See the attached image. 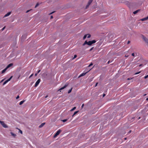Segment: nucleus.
<instances>
[{
    "label": "nucleus",
    "instance_id": "42",
    "mask_svg": "<svg viewBox=\"0 0 148 148\" xmlns=\"http://www.w3.org/2000/svg\"><path fill=\"white\" fill-rule=\"evenodd\" d=\"M97 84H98V83H96V84L95 85V87L96 86H97Z\"/></svg>",
    "mask_w": 148,
    "mask_h": 148
},
{
    "label": "nucleus",
    "instance_id": "11",
    "mask_svg": "<svg viewBox=\"0 0 148 148\" xmlns=\"http://www.w3.org/2000/svg\"><path fill=\"white\" fill-rule=\"evenodd\" d=\"M13 64H8L6 67V69H8V68L11 66Z\"/></svg>",
    "mask_w": 148,
    "mask_h": 148
},
{
    "label": "nucleus",
    "instance_id": "29",
    "mask_svg": "<svg viewBox=\"0 0 148 148\" xmlns=\"http://www.w3.org/2000/svg\"><path fill=\"white\" fill-rule=\"evenodd\" d=\"M77 56L76 55H75L74 56V58H73V59H74V58H76Z\"/></svg>",
    "mask_w": 148,
    "mask_h": 148
},
{
    "label": "nucleus",
    "instance_id": "48",
    "mask_svg": "<svg viewBox=\"0 0 148 148\" xmlns=\"http://www.w3.org/2000/svg\"><path fill=\"white\" fill-rule=\"evenodd\" d=\"M74 115H74V114H73V115H72V116H73H73Z\"/></svg>",
    "mask_w": 148,
    "mask_h": 148
},
{
    "label": "nucleus",
    "instance_id": "10",
    "mask_svg": "<svg viewBox=\"0 0 148 148\" xmlns=\"http://www.w3.org/2000/svg\"><path fill=\"white\" fill-rule=\"evenodd\" d=\"M88 72H86V73H82V74H81L80 75V76H79V77H82V76H83L84 75L86 74V73Z\"/></svg>",
    "mask_w": 148,
    "mask_h": 148
},
{
    "label": "nucleus",
    "instance_id": "41",
    "mask_svg": "<svg viewBox=\"0 0 148 148\" xmlns=\"http://www.w3.org/2000/svg\"><path fill=\"white\" fill-rule=\"evenodd\" d=\"M40 70H39L38 71L37 73H38L40 72Z\"/></svg>",
    "mask_w": 148,
    "mask_h": 148
},
{
    "label": "nucleus",
    "instance_id": "18",
    "mask_svg": "<svg viewBox=\"0 0 148 148\" xmlns=\"http://www.w3.org/2000/svg\"><path fill=\"white\" fill-rule=\"evenodd\" d=\"M45 124V123H42L40 126H39V127H42L44 125V124Z\"/></svg>",
    "mask_w": 148,
    "mask_h": 148
},
{
    "label": "nucleus",
    "instance_id": "8",
    "mask_svg": "<svg viewBox=\"0 0 148 148\" xmlns=\"http://www.w3.org/2000/svg\"><path fill=\"white\" fill-rule=\"evenodd\" d=\"M148 19V16H147V17H145V18H143L141 19L140 20L143 21L147 20Z\"/></svg>",
    "mask_w": 148,
    "mask_h": 148
},
{
    "label": "nucleus",
    "instance_id": "13",
    "mask_svg": "<svg viewBox=\"0 0 148 148\" xmlns=\"http://www.w3.org/2000/svg\"><path fill=\"white\" fill-rule=\"evenodd\" d=\"M7 69H6V68L5 69H3L2 71V72H1V73H4L6 71V70H7Z\"/></svg>",
    "mask_w": 148,
    "mask_h": 148
},
{
    "label": "nucleus",
    "instance_id": "46",
    "mask_svg": "<svg viewBox=\"0 0 148 148\" xmlns=\"http://www.w3.org/2000/svg\"><path fill=\"white\" fill-rule=\"evenodd\" d=\"M146 100H147L148 101V98H147L146 99Z\"/></svg>",
    "mask_w": 148,
    "mask_h": 148
},
{
    "label": "nucleus",
    "instance_id": "44",
    "mask_svg": "<svg viewBox=\"0 0 148 148\" xmlns=\"http://www.w3.org/2000/svg\"><path fill=\"white\" fill-rule=\"evenodd\" d=\"M53 18V16H51V19H52V18Z\"/></svg>",
    "mask_w": 148,
    "mask_h": 148
},
{
    "label": "nucleus",
    "instance_id": "24",
    "mask_svg": "<svg viewBox=\"0 0 148 148\" xmlns=\"http://www.w3.org/2000/svg\"><path fill=\"white\" fill-rule=\"evenodd\" d=\"M79 112L78 111H75V112L74 113H73V114H74V115H75L76 114H77L78 112Z\"/></svg>",
    "mask_w": 148,
    "mask_h": 148
},
{
    "label": "nucleus",
    "instance_id": "3",
    "mask_svg": "<svg viewBox=\"0 0 148 148\" xmlns=\"http://www.w3.org/2000/svg\"><path fill=\"white\" fill-rule=\"evenodd\" d=\"M0 123L3 127L7 128L8 127L7 125L4 123L3 121H0Z\"/></svg>",
    "mask_w": 148,
    "mask_h": 148
},
{
    "label": "nucleus",
    "instance_id": "19",
    "mask_svg": "<svg viewBox=\"0 0 148 148\" xmlns=\"http://www.w3.org/2000/svg\"><path fill=\"white\" fill-rule=\"evenodd\" d=\"M76 108V107H74L72 109H71V111H72L74 110H75Z\"/></svg>",
    "mask_w": 148,
    "mask_h": 148
},
{
    "label": "nucleus",
    "instance_id": "25",
    "mask_svg": "<svg viewBox=\"0 0 148 148\" xmlns=\"http://www.w3.org/2000/svg\"><path fill=\"white\" fill-rule=\"evenodd\" d=\"M87 35L86 34V35H85L84 36V37H83V39H84L86 38L87 37Z\"/></svg>",
    "mask_w": 148,
    "mask_h": 148
},
{
    "label": "nucleus",
    "instance_id": "52",
    "mask_svg": "<svg viewBox=\"0 0 148 148\" xmlns=\"http://www.w3.org/2000/svg\"><path fill=\"white\" fill-rule=\"evenodd\" d=\"M146 95V94H145V95H144V96H145V95Z\"/></svg>",
    "mask_w": 148,
    "mask_h": 148
},
{
    "label": "nucleus",
    "instance_id": "30",
    "mask_svg": "<svg viewBox=\"0 0 148 148\" xmlns=\"http://www.w3.org/2000/svg\"><path fill=\"white\" fill-rule=\"evenodd\" d=\"M33 75V74H32V75H31L29 77V78H30Z\"/></svg>",
    "mask_w": 148,
    "mask_h": 148
},
{
    "label": "nucleus",
    "instance_id": "32",
    "mask_svg": "<svg viewBox=\"0 0 148 148\" xmlns=\"http://www.w3.org/2000/svg\"><path fill=\"white\" fill-rule=\"evenodd\" d=\"M19 98V97L18 95L17 97H16V99H18Z\"/></svg>",
    "mask_w": 148,
    "mask_h": 148
},
{
    "label": "nucleus",
    "instance_id": "12",
    "mask_svg": "<svg viewBox=\"0 0 148 148\" xmlns=\"http://www.w3.org/2000/svg\"><path fill=\"white\" fill-rule=\"evenodd\" d=\"M10 134H11V135L14 137H15L16 136V134H14L12 132H11Z\"/></svg>",
    "mask_w": 148,
    "mask_h": 148
},
{
    "label": "nucleus",
    "instance_id": "35",
    "mask_svg": "<svg viewBox=\"0 0 148 148\" xmlns=\"http://www.w3.org/2000/svg\"><path fill=\"white\" fill-rule=\"evenodd\" d=\"M84 106V104H82V107H81L82 108Z\"/></svg>",
    "mask_w": 148,
    "mask_h": 148
},
{
    "label": "nucleus",
    "instance_id": "17",
    "mask_svg": "<svg viewBox=\"0 0 148 148\" xmlns=\"http://www.w3.org/2000/svg\"><path fill=\"white\" fill-rule=\"evenodd\" d=\"M9 82V81L8 80H6L3 83V85H5V84H6L7 83H8V82Z\"/></svg>",
    "mask_w": 148,
    "mask_h": 148
},
{
    "label": "nucleus",
    "instance_id": "22",
    "mask_svg": "<svg viewBox=\"0 0 148 148\" xmlns=\"http://www.w3.org/2000/svg\"><path fill=\"white\" fill-rule=\"evenodd\" d=\"M12 77V76H11L9 79H7L9 82L10 80L11 79Z\"/></svg>",
    "mask_w": 148,
    "mask_h": 148
},
{
    "label": "nucleus",
    "instance_id": "51",
    "mask_svg": "<svg viewBox=\"0 0 148 148\" xmlns=\"http://www.w3.org/2000/svg\"><path fill=\"white\" fill-rule=\"evenodd\" d=\"M141 65H142L141 64H140V65H139V66H141Z\"/></svg>",
    "mask_w": 148,
    "mask_h": 148
},
{
    "label": "nucleus",
    "instance_id": "7",
    "mask_svg": "<svg viewBox=\"0 0 148 148\" xmlns=\"http://www.w3.org/2000/svg\"><path fill=\"white\" fill-rule=\"evenodd\" d=\"M68 85V84H65V85L63 87L60 88L59 90H58L60 91H61V90H62L64 89V88H65L66 86H67Z\"/></svg>",
    "mask_w": 148,
    "mask_h": 148
},
{
    "label": "nucleus",
    "instance_id": "16",
    "mask_svg": "<svg viewBox=\"0 0 148 148\" xmlns=\"http://www.w3.org/2000/svg\"><path fill=\"white\" fill-rule=\"evenodd\" d=\"M25 101V100H23L22 101H21L19 103V105H21Z\"/></svg>",
    "mask_w": 148,
    "mask_h": 148
},
{
    "label": "nucleus",
    "instance_id": "38",
    "mask_svg": "<svg viewBox=\"0 0 148 148\" xmlns=\"http://www.w3.org/2000/svg\"><path fill=\"white\" fill-rule=\"evenodd\" d=\"M105 94H103V97H104L105 96Z\"/></svg>",
    "mask_w": 148,
    "mask_h": 148
},
{
    "label": "nucleus",
    "instance_id": "31",
    "mask_svg": "<svg viewBox=\"0 0 148 148\" xmlns=\"http://www.w3.org/2000/svg\"><path fill=\"white\" fill-rule=\"evenodd\" d=\"M92 64L91 63L90 65H89L88 67H90V66H92Z\"/></svg>",
    "mask_w": 148,
    "mask_h": 148
},
{
    "label": "nucleus",
    "instance_id": "40",
    "mask_svg": "<svg viewBox=\"0 0 148 148\" xmlns=\"http://www.w3.org/2000/svg\"><path fill=\"white\" fill-rule=\"evenodd\" d=\"M30 11V10H27L26 12V13H28L29 11Z\"/></svg>",
    "mask_w": 148,
    "mask_h": 148
},
{
    "label": "nucleus",
    "instance_id": "26",
    "mask_svg": "<svg viewBox=\"0 0 148 148\" xmlns=\"http://www.w3.org/2000/svg\"><path fill=\"white\" fill-rule=\"evenodd\" d=\"M67 121V119H64L62 120L63 122H65Z\"/></svg>",
    "mask_w": 148,
    "mask_h": 148
},
{
    "label": "nucleus",
    "instance_id": "23",
    "mask_svg": "<svg viewBox=\"0 0 148 148\" xmlns=\"http://www.w3.org/2000/svg\"><path fill=\"white\" fill-rule=\"evenodd\" d=\"M17 129L19 130V132H20V133L21 134H22L23 133L22 131L21 130H20L19 129H18V128H17Z\"/></svg>",
    "mask_w": 148,
    "mask_h": 148
},
{
    "label": "nucleus",
    "instance_id": "4",
    "mask_svg": "<svg viewBox=\"0 0 148 148\" xmlns=\"http://www.w3.org/2000/svg\"><path fill=\"white\" fill-rule=\"evenodd\" d=\"M61 132V130H58L57 131L56 133L55 134L54 136V138L56 137Z\"/></svg>",
    "mask_w": 148,
    "mask_h": 148
},
{
    "label": "nucleus",
    "instance_id": "20",
    "mask_svg": "<svg viewBox=\"0 0 148 148\" xmlns=\"http://www.w3.org/2000/svg\"><path fill=\"white\" fill-rule=\"evenodd\" d=\"M87 35V37L88 38H90V37L91 35L90 34H86Z\"/></svg>",
    "mask_w": 148,
    "mask_h": 148
},
{
    "label": "nucleus",
    "instance_id": "28",
    "mask_svg": "<svg viewBox=\"0 0 148 148\" xmlns=\"http://www.w3.org/2000/svg\"><path fill=\"white\" fill-rule=\"evenodd\" d=\"M148 77V75L146 76H145V77H144V78L145 79H146Z\"/></svg>",
    "mask_w": 148,
    "mask_h": 148
},
{
    "label": "nucleus",
    "instance_id": "15",
    "mask_svg": "<svg viewBox=\"0 0 148 148\" xmlns=\"http://www.w3.org/2000/svg\"><path fill=\"white\" fill-rule=\"evenodd\" d=\"M139 11H140L139 10H137L136 11H135L134 12H133V14H136Z\"/></svg>",
    "mask_w": 148,
    "mask_h": 148
},
{
    "label": "nucleus",
    "instance_id": "9",
    "mask_svg": "<svg viewBox=\"0 0 148 148\" xmlns=\"http://www.w3.org/2000/svg\"><path fill=\"white\" fill-rule=\"evenodd\" d=\"M11 13V12H8L4 16V17H6L10 15Z\"/></svg>",
    "mask_w": 148,
    "mask_h": 148
},
{
    "label": "nucleus",
    "instance_id": "21",
    "mask_svg": "<svg viewBox=\"0 0 148 148\" xmlns=\"http://www.w3.org/2000/svg\"><path fill=\"white\" fill-rule=\"evenodd\" d=\"M72 88H71L70 90H69L68 92V93H70L71 92L72 90Z\"/></svg>",
    "mask_w": 148,
    "mask_h": 148
},
{
    "label": "nucleus",
    "instance_id": "53",
    "mask_svg": "<svg viewBox=\"0 0 148 148\" xmlns=\"http://www.w3.org/2000/svg\"><path fill=\"white\" fill-rule=\"evenodd\" d=\"M129 41H128V43H129Z\"/></svg>",
    "mask_w": 148,
    "mask_h": 148
},
{
    "label": "nucleus",
    "instance_id": "5",
    "mask_svg": "<svg viewBox=\"0 0 148 148\" xmlns=\"http://www.w3.org/2000/svg\"><path fill=\"white\" fill-rule=\"evenodd\" d=\"M40 79H38L35 83V87L37 86L40 82Z\"/></svg>",
    "mask_w": 148,
    "mask_h": 148
},
{
    "label": "nucleus",
    "instance_id": "34",
    "mask_svg": "<svg viewBox=\"0 0 148 148\" xmlns=\"http://www.w3.org/2000/svg\"><path fill=\"white\" fill-rule=\"evenodd\" d=\"M132 79V78H127V79L128 80H130L131 79Z\"/></svg>",
    "mask_w": 148,
    "mask_h": 148
},
{
    "label": "nucleus",
    "instance_id": "39",
    "mask_svg": "<svg viewBox=\"0 0 148 148\" xmlns=\"http://www.w3.org/2000/svg\"><path fill=\"white\" fill-rule=\"evenodd\" d=\"M38 4H37L36 5V6H35V8H36L38 5Z\"/></svg>",
    "mask_w": 148,
    "mask_h": 148
},
{
    "label": "nucleus",
    "instance_id": "50",
    "mask_svg": "<svg viewBox=\"0 0 148 148\" xmlns=\"http://www.w3.org/2000/svg\"><path fill=\"white\" fill-rule=\"evenodd\" d=\"M35 76H36V75H37V74H35Z\"/></svg>",
    "mask_w": 148,
    "mask_h": 148
},
{
    "label": "nucleus",
    "instance_id": "47",
    "mask_svg": "<svg viewBox=\"0 0 148 148\" xmlns=\"http://www.w3.org/2000/svg\"><path fill=\"white\" fill-rule=\"evenodd\" d=\"M109 63H110V61H108V64H109Z\"/></svg>",
    "mask_w": 148,
    "mask_h": 148
},
{
    "label": "nucleus",
    "instance_id": "27",
    "mask_svg": "<svg viewBox=\"0 0 148 148\" xmlns=\"http://www.w3.org/2000/svg\"><path fill=\"white\" fill-rule=\"evenodd\" d=\"M140 73V72H137V73H136L135 74V75H137V74H138L139 73Z\"/></svg>",
    "mask_w": 148,
    "mask_h": 148
},
{
    "label": "nucleus",
    "instance_id": "1",
    "mask_svg": "<svg viewBox=\"0 0 148 148\" xmlns=\"http://www.w3.org/2000/svg\"><path fill=\"white\" fill-rule=\"evenodd\" d=\"M96 42V41L95 40H93L91 41H89L88 42L86 41L83 44V45L84 46L86 44L88 45H91L95 43Z\"/></svg>",
    "mask_w": 148,
    "mask_h": 148
},
{
    "label": "nucleus",
    "instance_id": "6",
    "mask_svg": "<svg viewBox=\"0 0 148 148\" xmlns=\"http://www.w3.org/2000/svg\"><path fill=\"white\" fill-rule=\"evenodd\" d=\"M92 0H89L88 2V4L86 6V8H87L90 5V4L92 2Z\"/></svg>",
    "mask_w": 148,
    "mask_h": 148
},
{
    "label": "nucleus",
    "instance_id": "14",
    "mask_svg": "<svg viewBox=\"0 0 148 148\" xmlns=\"http://www.w3.org/2000/svg\"><path fill=\"white\" fill-rule=\"evenodd\" d=\"M137 54L136 53H133L132 54V55L133 56H137Z\"/></svg>",
    "mask_w": 148,
    "mask_h": 148
},
{
    "label": "nucleus",
    "instance_id": "2",
    "mask_svg": "<svg viewBox=\"0 0 148 148\" xmlns=\"http://www.w3.org/2000/svg\"><path fill=\"white\" fill-rule=\"evenodd\" d=\"M142 38L143 39L147 45L148 46V39L143 35L142 36Z\"/></svg>",
    "mask_w": 148,
    "mask_h": 148
},
{
    "label": "nucleus",
    "instance_id": "37",
    "mask_svg": "<svg viewBox=\"0 0 148 148\" xmlns=\"http://www.w3.org/2000/svg\"><path fill=\"white\" fill-rule=\"evenodd\" d=\"M54 12H52L51 13H50L49 14L50 15V14H53V13H54Z\"/></svg>",
    "mask_w": 148,
    "mask_h": 148
},
{
    "label": "nucleus",
    "instance_id": "49",
    "mask_svg": "<svg viewBox=\"0 0 148 148\" xmlns=\"http://www.w3.org/2000/svg\"><path fill=\"white\" fill-rule=\"evenodd\" d=\"M140 119V117H139V118H138V119Z\"/></svg>",
    "mask_w": 148,
    "mask_h": 148
},
{
    "label": "nucleus",
    "instance_id": "36",
    "mask_svg": "<svg viewBox=\"0 0 148 148\" xmlns=\"http://www.w3.org/2000/svg\"><path fill=\"white\" fill-rule=\"evenodd\" d=\"M5 28V27H3L2 29V31H3V30Z\"/></svg>",
    "mask_w": 148,
    "mask_h": 148
},
{
    "label": "nucleus",
    "instance_id": "45",
    "mask_svg": "<svg viewBox=\"0 0 148 148\" xmlns=\"http://www.w3.org/2000/svg\"><path fill=\"white\" fill-rule=\"evenodd\" d=\"M128 56H127L126 55H125V57H128Z\"/></svg>",
    "mask_w": 148,
    "mask_h": 148
},
{
    "label": "nucleus",
    "instance_id": "43",
    "mask_svg": "<svg viewBox=\"0 0 148 148\" xmlns=\"http://www.w3.org/2000/svg\"><path fill=\"white\" fill-rule=\"evenodd\" d=\"M93 48L92 47V48L90 49V51H91L93 49Z\"/></svg>",
    "mask_w": 148,
    "mask_h": 148
},
{
    "label": "nucleus",
    "instance_id": "33",
    "mask_svg": "<svg viewBox=\"0 0 148 148\" xmlns=\"http://www.w3.org/2000/svg\"><path fill=\"white\" fill-rule=\"evenodd\" d=\"M4 80H5V79H2L1 80V82H0V83H1L2 82H3Z\"/></svg>",
    "mask_w": 148,
    "mask_h": 148
}]
</instances>
